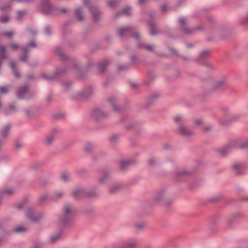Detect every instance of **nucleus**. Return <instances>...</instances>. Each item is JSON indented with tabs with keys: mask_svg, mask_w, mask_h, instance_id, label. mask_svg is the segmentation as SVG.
<instances>
[{
	"mask_svg": "<svg viewBox=\"0 0 248 248\" xmlns=\"http://www.w3.org/2000/svg\"><path fill=\"white\" fill-rule=\"evenodd\" d=\"M17 97L19 99H28L30 97L29 88L27 86L19 87L16 92Z\"/></svg>",
	"mask_w": 248,
	"mask_h": 248,
	"instance_id": "8",
	"label": "nucleus"
},
{
	"mask_svg": "<svg viewBox=\"0 0 248 248\" xmlns=\"http://www.w3.org/2000/svg\"><path fill=\"white\" fill-rule=\"evenodd\" d=\"M234 148V145L229 144L223 148L217 149V153L220 156L225 157L230 154Z\"/></svg>",
	"mask_w": 248,
	"mask_h": 248,
	"instance_id": "10",
	"label": "nucleus"
},
{
	"mask_svg": "<svg viewBox=\"0 0 248 248\" xmlns=\"http://www.w3.org/2000/svg\"><path fill=\"white\" fill-rule=\"evenodd\" d=\"M13 35L12 32H5L2 33V35L7 37H11Z\"/></svg>",
	"mask_w": 248,
	"mask_h": 248,
	"instance_id": "51",
	"label": "nucleus"
},
{
	"mask_svg": "<svg viewBox=\"0 0 248 248\" xmlns=\"http://www.w3.org/2000/svg\"><path fill=\"white\" fill-rule=\"evenodd\" d=\"M10 46L13 50H16L19 48V46L18 45L14 43L11 44Z\"/></svg>",
	"mask_w": 248,
	"mask_h": 248,
	"instance_id": "49",
	"label": "nucleus"
},
{
	"mask_svg": "<svg viewBox=\"0 0 248 248\" xmlns=\"http://www.w3.org/2000/svg\"><path fill=\"white\" fill-rule=\"evenodd\" d=\"M144 46L149 51L153 52L154 50V46L152 45H145Z\"/></svg>",
	"mask_w": 248,
	"mask_h": 248,
	"instance_id": "47",
	"label": "nucleus"
},
{
	"mask_svg": "<svg viewBox=\"0 0 248 248\" xmlns=\"http://www.w3.org/2000/svg\"><path fill=\"white\" fill-rule=\"evenodd\" d=\"M132 8L130 6H126L121 12L116 14L114 16L115 17L117 18L123 15L126 16H130L131 15V11Z\"/></svg>",
	"mask_w": 248,
	"mask_h": 248,
	"instance_id": "20",
	"label": "nucleus"
},
{
	"mask_svg": "<svg viewBox=\"0 0 248 248\" xmlns=\"http://www.w3.org/2000/svg\"><path fill=\"white\" fill-rule=\"evenodd\" d=\"M60 179L62 181L66 182L69 180L70 176L67 173H63L61 175Z\"/></svg>",
	"mask_w": 248,
	"mask_h": 248,
	"instance_id": "36",
	"label": "nucleus"
},
{
	"mask_svg": "<svg viewBox=\"0 0 248 248\" xmlns=\"http://www.w3.org/2000/svg\"><path fill=\"white\" fill-rule=\"evenodd\" d=\"M0 91L2 93H7V88L6 87H4V86H0Z\"/></svg>",
	"mask_w": 248,
	"mask_h": 248,
	"instance_id": "54",
	"label": "nucleus"
},
{
	"mask_svg": "<svg viewBox=\"0 0 248 248\" xmlns=\"http://www.w3.org/2000/svg\"><path fill=\"white\" fill-rule=\"evenodd\" d=\"M179 22L181 26L182 27V29H183L184 28H185V26L186 23V20L185 18L184 17H180L179 19Z\"/></svg>",
	"mask_w": 248,
	"mask_h": 248,
	"instance_id": "41",
	"label": "nucleus"
},
{
	"mask_svg": "<svg viewBox=\"0 0 248 248\" xmlns=\"http://www.w3.org/2000/svg\"><path fill=\"white\" fill-rule=\"evenodd\" d=\"M168 3H164L163 5L161 6V10L163 12H166L167 10H168Z\"/></svg>",
	"mask_w": 248,
	"mask_h": 248,
	"instance_id": "50",
	"label": "nucleus"
},
{
	"mask_svg": "<svg viewBox=\"0 0 248 248\" xmlns=\"http://www.w3.org/2000/svg\"><path fill=\"white\" fill-rule=\"evenodd\" d=\"M128 67V66L127 64H124V65H120L118 66V68L119 70H122L123 69H126Z\"/></svg>",
	"mask_w": 248,
	"mask_h": 248,
	"instance_id": "53",
	"label": "nucleus"
},
{
	"mask_svg": "<svg viewBox=\"0 0 248 248\" xmlns=\"http://www.w3.org/2000/svg\"><path fill=\"white\" fill-rule=\"evenodd\" d=\"M123 187L121 184H116L108 188V192L110 194H115L120 191Z\"/></svg>",
	"mask_w": 248,
	"mask_h": 248,
	"instance_id": "17",
	"label": "nucleus"
},
{
	"mask_svg": "<svg viewBox=\"0 0 248 248\" xmlns=\"http://www.w3.org/2000/svg\"><path fill=\"white\" fill-rule=\"evenodd\" d=\"M94 148V146L93 144L88 143H87L84 148V151L86 153H90L91 152Z\"/></svg>",
	"mask_w": 248,
	"mask_h": 248,
	"instance_id": "34",
	"label": "nucleus"
},
{
	"mask_svg": "<svg viewBox=\"0 0 248 248\" xmlns=\"http://www.w3.org/2000/svg\"><path fill=\"white\" fill-rule=\"evenodd\" d=\"M75 213V209L71 205H66L64 207L63 216L60 218V223L63 226H66L70 224Z\"/></svg>",
	"mask_w": 248,
	"mask_h": 248,
	"instance_id": "2",
	"label": "nucleus"
},
{
	"mask_svg": "<svg viewBox=\"0 0 248 248\" xmlns=\"http://www.w3.org/2000/svg\"><path fill=\"white\" fill-rule=\"evenodd\" d=\"M118 4L117 0H108V5L111 8H115Z\"/></svg>",
	"mask_w": 248,
	"mask_h": 248,
	"instance_id": "32",
	"label": "nucleus"
},
{
	"mask_svg": "<svg viewBox=\"0 0 248 248\" xmlns=\"http://www.w3.org/2000/svg\"><path fill=\"white\" fill-rule=\"evenodd\" d=\"M155 162V160L154 158H151L148 161V164L150 165H153Z\"/></svg>",
	"mask_w": 248,
	"mask_h": 248,
	"instance_id": "58",
	"label": "nucleus"
},
{
	"mask_svg": "<svg viewBox=\"0 0 248 248\" xmlns=\"http://www.w3.org/2000/svg\"><path fill=\"white\" fill-rule=\"evenodd\" d=\"M242 149L248 148V141L244 142L240 147Z\"/></svg>",
	"mask_w": 248,
	"mask_h": 248,
	"instance_id": "56",
	"label": "nucleus"
},
{
	"mask_svg": "<svg viewBox=\"0 0 248 248\" xmlns=\"http://www.w3.org/2000/svg\"><path fill=\"white\" fill-rule=\"evenodd\" d=\"M47 198L48 197L47 195H43L41 196L39 199V202L41 204L43 203L47 199Z\"/></svg>",
	"mask_w": 248,
	"mask_h": 248,
	"instance_id": "44",
	"label": "nucleus"
},
{
	"mask_svg": "<svg viewBox=\"0 0 248 248\" xmlns=\"http://www.w3.org/2000/svg\"><path fill=\"white\" fill-rule=\"evenodd\" d=\"M26 216L30 221L36 223L43 218L44 214L41 212L36 213L32 208H29L26 211Z\"/></svg>",
	"mask_w": 248,
	"mask_h": 248,
	"instance_id": "4",
	"label": "nucleus"
},
{
	"mask_svg": "<svg viewBox=\"0 0 248 248\" xmlns=\"http://www.w3.org/2000/svg\"><path fill=\"white\" fill-rule=\"evenodd\" d=\"M26 228L23 226H18L14 230L15 232H22L26 231Z\"/></svg>",
	"mask_w": 248,
	"mask_h": 248,
	"instance_id": "40",
	"label": "nucleus"
},
{
	"mask_svg": "<svg viewBox=\"0 0 248 248\" xmlns=\"http://www.w3.org/2000/svg\"><path fill=\"white\" fill-rule=\"evenodd\" d=\"M25 12L24 11H19L17 12V16L16 18L17 19H20L25 14Z\"/></svg>",
	"mask_w": 248,
	"mask_h": 248,
	"instance_id": "45",
	"label": "nucleus"
},
{
	"mask_svg": "<svg viewBox=\"0 0 248 248\" xmlns=\"http://www.w3.org/2000/svg\"><path fill=\"white\" fill-rule=\"evenodd\" d=\"M10 66L11 67V68L13 70V72L15 75V77L16 78H19L20 76V74L16 69L15 63L14 62H11L10 63Z\"/></svg>",
	"mask_w": 248,
	"mask_h": 248,
	"instance_id": "26",
	"label": "nucleus"
},
{
	"mask_svg": "<svg viewBox=\"0 0 248 248\" xmlns=\"http://www.w3.org/2000/svg\"><path fill=\"white\" fill-rule=\"evenodd\" d=\"M73 196L74 198L79 199L84 196L93 197L96 194L94 191L87 193L82 188H76L72 192Z\"/></svg>",
	"mask_w": 248,
	"mask_h": 248,
	"instance_id": "6",
	"label": "nucleus"
},
{
	"mask_svg": "<svg viewBox=\"0 0 248 248\" xmlns=\"http://www.w3.org/2000/svg\"><path fill=\"white\" fill-rule=\"evenodd\" d=\"M154 201L156 203H164L168 204V199L166 197L164 191L158 193L157 195L154 198Z\"/></svg>",
	"mask_w": 248,
	"mask_h": 248,
	"instance_id": "11",
	"label": "nucleus"
},
{
	"mask_svg": "<svg viewBox=\"0 0 248 248\" xmlns=\"http://www.w3.org/2000/svg\"><path fill=\"white\" fill-rule=\"evenodd\" d=\"M245 165L242 163H236L233 166V169L238 174L242 173L245 169Z\"/></svg>",
	"mask_w": 248,
	"mask_h": 248,
	"instance_id": "16",
	"label": "nucleus"
},
{
	"mask_svg": "<svg viewBox=\"0 0 248 248\" xmlns=\"http://www.w3.org/2000/svg\"><path fill=\"white\" fill-rule=\"evenodd\" d=\"M110 178V173L106 170H103L100 171L99 182L100 184H105Z\"/></svg>",
	"mask_w": 248,
	"mask_h": 248,
	"instance_id": "12",
	"label": "nucleus"
},
{
	"mask_svg": "<svg viewBox=\"0 0 248 248\" xmlns=\"http://www.w3.org/2000/svg\"><path fill=\"white\" fill-rule=\"evenodd\" d=\"M241 117V115L239 114H233L227 118L228 122H225L223 120H220V123L223 125H227L229 122H235L239 120Z\"/></svg>",
	"mask_w": 248,
	"mask_h": 248,
	"instance_id": "14",
	"label": "nucleus"
},
{
	"mask_svg": "<svg viewBox=\"0 0 248 248\" xmlns=\"http://www.w3.org/2000/svg\"><path fill=\"white\" fill-rule=\"evenodd\" d=\"M69 62L71 64L73 65V66L75 67H76L77 65L76 61L73 59H70Z\"/></svg>",
	"mask_w": 248,
	"mask_h": 248,
	"instance_id": "61",
	"label": "nucleus"
},
{
	"mask_svg": "<svg viewBox=\"0 0 248 248\" xmlns=\"http://www.w3.org/2000/svg\"><path fill=\"white\" fill-rule=\"evenodd\" d=\"M93 117L96 120L98 119L103 118L107 116L106 114L102 110L99 109H96L93 110Z\"/></svg>",
	"mask_w": 248,
	"mask_h": 248,
	"instance_id": "18",
	"label": "nucleus"
},
{
	"mask_svg": "<svg viewBox=\"0 0 248 248\" xmlns=\"http://www.w3.org/2000/svg\"><path fill=\"white\" fill-rule=\"evenodd\" d=\"M149 26L150 27V33L152 35H155L158 34V32L157 30L155 29V25L154 23L152 21L149 22Z\"/></svg>",
	"mask_w": 248,
	"mask_h": 248,
	"instance_id": "24",
	"label": "nucleus"
},
{
	"mask_svg": "<svg viewBox=\"0 0 248 248\" xmlns=\"http://www.w3.org/2000/svg\"><path fill=\"white\" fill-rule=\"evenodd\" d=\"M189 174V173L187 171H186V170L181 171H179L177 173V177L178 178H179L182 176L187 175Z\"/></svg>",
	"mask_w": 248,
	"mask_h": 248,
	"instance_id": "42",
	"label": "nucleus"
},
{
	"mask_svg": "<svg viewBox=\"0 0 248 248\" xmlns=\"http://www.w3.org/2000/svg\"><path fill=\"white\" fill-rule=\"evenodd\" d=\"M129 164L130 162L128 161H122L120 162V166L123 170L126 169Z\"/></svg>",
	"mask_w": 248,
	"mask_h": 248,
	"instance_id": "38",
	"label": "nucleus"
},
{
	"mask_svg": "<svg viewBox=\"0 0 248 248\" xmlns=\"http://www.w3.org/2000/svg\"><path fill=\"white\" fill-rule=\"evenodd\" d=\"M178 131L180 134L186 137H189L192 135V131L187 129L184 125H180Z\"/></svg>",
	"mask_w": 248,
	"mask_h": 248,
	"instance_id": "15",
	"label": "nucleus"
},
{
	"mask_svg": "<svg viewBox=\"0 0 248 248\" xmlns=\"http://www.w3.org/2000/svg\"><path fill=\"white\" fill-rule=\"evenodd\" d=\"M171 52L175 55H178V52L176 49H170Z\"/></svg>",
	"mask_w": 248,
	"mask_h": 248,
	"instance_id": "63",
	"label": "nucleus"
},
{
	"mask_svg": "<svg viewBox=\"0 0 248 248\" xmlns=\"http://www.w3.org/2000/svg\"><path fill=\"white\" fill-rule=\"evenodd\" d=\"M241 23L245 26H248V12L241 17Z\"/></svg>",
	"mask_w": 248,
	"mask_h": 248,
	"instance_id": "30",
	"label": "nucleus"
},
{
	"mask_svg": "<svg viewBox=\"0 0 248 248\" xmlns=\"http://www.w3.org/2000/svg\"><path fill=\"white\" fill-rule=\"evenodd\" d=\"M56 132L57 130H54L51 133H50L47 136L46 139V142L47 144L50 145L52 143L55 138L54 134L56 133Z\"/></svg>",
	"mask_w": 248,
	"mask_h": 248,
	"instance_id": "25",
	"label": "nucleus"
},
{
	"mask_svg": "<svg viewBox=\"0 0 248 248\" xmlns=\"http://www.w3.org/2000/svg\"><path fill=\"white\" fill-rule=\"evenodd\" d=\"M108 62L107 61H105L99 64V68L101 72H103L107 68Z\"/></svg>",
	"mask_w": 248,
	"mask_h": 248,
	"instance_id": "31",
	"label": "nucleus"
},
{
	"mask_svg": "<svg viewBox=\"0 0 248 248\" xmlns=\"http://www.w3.org/2000/svg\"><path fill=\"white\" fill-rule=\"evenodd\" d=\"M202 123V120L198 119L195 121V124L197 125H200Z\"/></svg>",
	"mask_w": 248,
	"mask_h": 248,
	"instance_id": "62",
	"label": "nucleus"
},
{
	"mask_svg": "<svg viewBox=\"0 0 248 248\" xmlns=\"http://www.w3.org/2000/svg\"><path fill=\"white\" fill-rule=\"evenodd\" d=\"M65 70L64 69H61V70H57L55 74L52 76H48L46 75V74L43 73L41 75V76L43 78H44L45 80H48V81H51L54 79H55L57 78V75H61L63 73H64Z\"/></svg>",
	"mask_w": 248,
	"mask_h": 248,
	"instance_id": "13",
	"label": "nucleus"
},
{
	"mask_svg": "<svg viewBox=\"0 0 248 248\" xmlns=\"http://www.w3.org/2000/svg\"><path fill=\"white\" fill-rule=\"evenodd\" d=\"M118 139H119V136L118 135H112L110 138V140L111 142H115V141H117Z\"/></svg>",
	"mask_w": 248,
	"mask_h": 248,
	"instance_id": "48",
	"label": "nucleus"
},
{
	"mask_svg": "<svg viewBox=\"0 0 248 248\" xmlns=\"http://www.w3.org/2000/svg\"><path fill=\"white\" fill-rule=\"evenodd\" d=\"M76 14L78 20L82 21L84 19V16L82 14V9L80 7H78L76 9Z\"/></svg>",
	"mask_w": 248,
	"mask_h": 248,
	"instance_id": "27",
	"label": "nucleus"
},
{
	"mask_svg": "<svg viewBox=\"0 0 248 248\" xmlns=\"http://www.w3.org/2000/svg\"><path fill=\"white\" fill-rule=\"evenodd\" d=\"M61 236V233L60 232L57 233L56 234H52L50 236L49 241L52 243H55L60 238Z\"/></svg>",
	"mask_w": 248,
	"mask_h": 248,
	"instance_id": "28",
	"label": "nucleus"
},
{
	"mask_svg": "<svg viewBox=\"0 0 248 248\" xmlns=\"http://www.w3.org/2000/svg\"><path fill=\"white\" fill-rule=\"evenodd\" d=\"M36 44L34 41H31L27 44L26 46L22 47V49L25 55L20 57V60L22 62H26L27 61L28 57V53L30 52V47H35Z\"/></svg>",
	"mask_w": 248,
	"mask_h": 248,
	"instance_id": "9",
	"label": "nucleus"
},
{
	"mask_svg": "<svg viewBox=\"0 0 248 248\" xmlns=\"http://www.w3.org/2000/svg\"><path fill=\"white\" fill-rule=\"evenodd\" d=\"M183 30L185 34L188 35H191L196 32V29L195 28L192 29H187L185 28Z\"/></svg>",
	"mask_w": 248,
	"mask_h": 248,
	"instance_id": "33",
	"label": "nucleus"
},
{
	"mask_svg": "<svg viewBox=\"0 0 248 248\" xmlns=\"http://www.w3.org/2000/svg\"><path fill=\"white\" fill-rule=\"evenodd\" d=\"M134 28L131 26L123 27L119 30V35L122 38L129 37L132 36L136 40H139L140 36L138 32L133 33Z\"/></svg>",
	"mask_w": 248,
	"mask_h": 248,
	"instance_id": "3",
	"label": "nucleus"
},
{
	"mask_svg": "<svg viewBox=\"0 0 248 248\" xmlns=\"http://www.w3.org/2000/svg\"><path fill=\"white\" fill-rule=\"evenodd\" d=\"M131 61L132 63L135 64L137 62V58L136 56H132L131 58Z\"/></svg>",
	"mask_w": 248,
	"mask_h": 248,
	"instance_id": "60",
	"label": "nucleus"
},
{
	"mask_svg": "<svg viewBox=\"0 0 248 248\" xmlns=\"http://www.w3.org/2000/svg\"><path fill=\"white\" fill-rule=\"evenodd\" d=\"M11 125L7 124L0 129V147L2 146L8 139L10 132Z\"/></svg>",
	"mask_w": 248,
	"mask_h": 248,
	"instance_id": "5",
	"label": "nucleus"
},
{
	"mask_svg": "<svg viewBox=\"0 0 248 248\" xmlns=\"http://www.w3.org/2000/svg\"><path fill=\"white\" fill-rule=\"evenodd\" d=\"M63 195V193L62 191H57L53 195V199L55 200H57Z\"/></svg>",
	"mask_w": 248,
	"mask_h": 248,
	"instance_id": "39",
	"label": "nucleus"
},
{
	"mask_svg": "<svg viewBox=\"0 0 248 248\" xmlns=\"http://www.w3.org/2000/svg\"><path fill=\"white\" fill-rule=\"evenodd\" d=\"M42 247V244L41 243H36L31 248H41Z\"/></svg>",
	"mask_w": 248,
	"mask_h": 248,
	"instance_id": "55",
	"label": "nucleus"
},
{
	"mask_svg": "<svg viewBox=\"0 0 248 248\" xmlns=\"http://www.w3.org/2000/svg\"><path fill=\"white\" fill-rule=\"evenodd\" d=\"M55 52L61 60L67 59L66 56L63 52L62 49L60 47L58 46L56 48Z\"/></svg>",
	"mask_w": 248,
	"mask_h": 248,
	"instance_id": "23",
	"label": "nucleus"
},
{
	"mask_svg": "<svg viewBox=\"0 0 248 248\" xmlns=\"http://www.w3.org/2000/svg\"><path fill=\"white\" fill-rule=\"evenodd\" d=\"M93 93V91L90 89H86L80 93L79 96L82 99H86Z\"/></svg>",
	"mask_w": 248,
	"mask_h": 248,
	"instance_id": "21",
	"label": "nucleus"
},
{
	"mask_svg": "<svg viewBox=\"0 0 248 248\" xmlns=\"http://www.w3.org/2000/svg\"><path fill=\"white\" fill-rule=\"evenodd\" d=\"M42 12L47 15H56L60 14H65L68 10L65 8H58L53 7L48 0H44L41 5Z\"/></svg>",
	"mask_w": 248,
	"mask_h": 248,
	"instance_id": "1",
	"label": "nucleus"
},
{
	"mask_svg": "<svg viewBox=\"0 0 248 248\" xmlns=\"http://www.w3.org/2000/svg\"><path fill=\"white\" fill-rule=\"evenodd\" d=\"M14 193V191L13 189H4L1 191L0 192V194L3 195H12Z\"/></svg>",
	"mask_w": 248,
	"mask_h": 248,
	"instance_id": "35",
	"label": "nucleus"
},
{
	"mask_svg": "<svg viewBox=\"0 0 248 248\" xmlns=\"http://www.w3.org/2000/svg\"><path fill=\"white\" fill-rule=\"evenodd\" d=\"M9 20V17L7 15H4L0 17V22L5 23Z\"/></svg>",
	"mask_w": 248,
	"mask_h": 248,
	"instance_id": "46",
	"label": "nucleus"
},
{
	"mask_svg": "<svg viewBox=\"0 0 248 248\" xmlns=\"http://www.w3.org/2000/svg\"><path fill=\"white\" fill-rule=\"evenodd\" d=\"M51 32V29L50 27L48 26H46L45 29V33L46 34V35L48 36V35H50Z\"/></svg>",
	"mask_w": 248,
	"mask_h": 248,
	"instance_id": "43",
	"label": "nucleus"
},
{
	"mask_svg": "<svg viewBox=\"0 0 248 248\" xmlns=\"http://www.w3.org/2000/svg\"><path fill=\"white\" fill-rule=\"evenodd\" d=\"M182 120V117L180 116H177L174 118V121L178 122Z\"/></svg>",
	"mask_w": 248,
	"mask_h": 248,
	"instance_id": "57",
	"label": "nucleus"
},
{
	"mask_svg": "<svg viewBox=\"0 0 248 248\" xmlns=\"http://www.w3.org/2000/svg\"><path fill=\"white\" fill-rule=\"evenodd\" d=\"M85 5L88 6L90 11L93 16V19L97 21L101 15V13L97 7L95 6L89 4V0H83Z\"/></svg>",
	"mask_w": 248,
	"mask_h": 248,
	"instance_id": "7",
	"label": "nucleus"
},
{
	"mask_svg": "<svg viewBox=\"0 0 248 248\" xmlns=\"http://www.w3.org/2000/svg\"><path fill=\"white\" fill-rule=\"evenodd\" d=\"M9 108L11 109V110H14L16 109V106L14 104H12V105H10V106H9Z\"/></svg>",
	"mask_w": 248,
	"mask_h": 248,
	"instance_id": "64",
	"label": "nucleus"
},
{
	"mask_svg": "<svg viewBox=\"0 0 248 248\" xmlns=\"http://www.w3.org/2000/svg\"><path fill=\"white\" fill-rule=\"evenodd\" d=\"M33 0H11V1H16L20 3H29L32 1Z\"/></svg>",
	"mask_w": 248,
	"mask_h": 248,
	"instance_id": "52",
	"label": "nucleus"
},
{
	"mask_svg": "<svg viewBox=\"0 0 248 248\" xmlns=\"http://www.w3.org/2000/svg\"><path fill=\"white\" fill-rule=\"evenodd\" d=\"M138 243L135 240H131L125 243L124 246L120 248H136Z\"/></svg>",
	"mask_w": 248,
	"mask_h": 248,
	"instance_id": "22",
	"label": "nucleus"
},
{
	"mask_svg": "<svg viewBox=\"0 0 248 248\" xmlns=\"http://www.w3.org/2000/svg\"><path fill=\"white\" fill-rule=\"evenodd\" d=\"M116 101L117 98L114 96H111L108 98V101L113 108L114 111L116 112H120L122 110V109L115 105L114 103L116 102Z\"/></svg>",
	"mask_w": 248,
	"mask_h": 248,
	"instance_id": "19",
	"label": "nucleus"
},
{
	"mask_svg": "<svg viewBox=\"0 0 248 248\" xmlns=\"http://www.w3.org/2000/svg\"><path fill=\"white\" fill-rule=\"evenodd\" d=\"M210 54V51L209 50H203L202 51L199 55V59L200 60H204L207 58Z\"/></svg>",
	"mask_w": 248,
	"mask_h": 248,
	"instance_id": "29",
	"label": "nucleus"
},
{
	"mask_svg": "<svg viewBox=\"0 0 248 248\" xmlns=\"http://www.w3.org/2000/svg\"><path fill=\"white\" fill-rule=\"evenodd\" d=\"M195 28L196 29V31H201L203 30L204 27H203V25H200L198 26L197 28Z\"/></svg>",
	"mask_w": 248,
	"mask_h": 248,
	"instance_id": "59",
	"label": "nucleus"
},
{
	"mask_svg": "<svg viewBox=\"0 0 248 248\" xmlns=\"http://www.w3.org/2000/svg\"><path fill=\"white\" fill-rule=\"evenodd\" d=\"M226 84V81L225 79H221L216 81V88H219L223 86Z\"/></svg>",
	"mask_w": 248,
	"mask_h": 248,
	"instance_id": "37",
	"label": "nucleus"
}]
</instances>
